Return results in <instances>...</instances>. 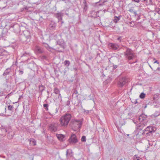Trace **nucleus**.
Masks as SVG:
<instances>
[{
    "label": "nucleus",
    "mask_w": 160,
    "mask_h": 160,
    "mask_svg": "<svg viewBox=\"0 0 160 160\" xmlns=\"http://www.w3.org/2000/svg\"><path fill=\"white\" fill-rule=\"evenodd\" d=\"M71 118V116L69 114H66L62 117L60 119L59 126L61 127H67Z\"/></svg>",
    "instance_id": "1"
},
{
    "label": "nucleus",
    "mask_w": 160,
    "mask_h": 160,
    "mask_svg": "<svg viewBox=\"0 0 160 160\" xmlns=\"http://www.w3.org/2000/svg\"><path fill=\"white\" fill-rule=\"evenodd\" d=\"M129 11L132 13H133L135 16H137V14L136 11L134 10L133 9L131 8L128 10Z\"/></svg>",
    "instance_id": "24"
},
{
    "label": "nucleus",
    "mask_w": 160,
    "mask_h": 160,
    "mask_svg": "<svg viewBox=\"0 0 160 160\" xmlns=\"http://www.w3.org/2000/svg\"><path fill=\"white\" fill-rule=\"evenodd\" d=\"M56 25L55 23L51 22L49 25V28L50 30H52L56 27Z\"/></svg>",
    "instance_id": "17"
},
{
    "label": "nucleus",
    "mask_w": 160,
    "mask_h": 160,
    "mask_svg": "<svg viewBox=\"0 0 160 160\" xmlns=\"http://www.w3.org/2000/svg\"><path fill=\"white\" fill-rule=\"evenodd\" d=\"M68 141L70 143H76L77 142L78 140L76 135L74 134H72L68 139Z\"/></svg>",
    "instance_id": "8"
},
{
    "label": "nucleus",
    "mask_w": 160,
    "mask_h": 160,
    "mask_svg": "<svg viewBox=\"0 0 160 160\" xmlns=\"http://www.w3.org/2000/svg\"><path fill=\"white\" fill-rule=\"evenodd\" d=\"M83 12H85L87 10L88 7L87 3V0H83Z\"/></svg>",
    "instance_id": "16"
},
{
    "label": "nucleus",
    "mask_w": 160,
    "mask_h": 160,
    "mask_svg": "<svg viewBox=\"0 0 160 160\" xmlns=\"http://www.w3.org/2000/svg\"><path fill=\"white\" fill-rule=\"evenodd\" d=\"M38 88L39 92L41 93V94H42V92L44 90L45 87L42 85H41L38 86Z\"/></svg>",
    "instance_id": "20"
},
{
    "label": "nucleus",
    "mask_w": 160,
    "mask_h": 160,
    "mask_svg": "<svg viewBox=\"0 0 160 160\" xmlns=\"http://www.w3.org/2000/svg\"><path fill=\"white\" fill-rule=\"evenodd\" d=\"M8 110L12 111L13 108V107L12 106L8 105Z\"/></svg>",
    "instance_id": "33"
},
{
    "label": "nucleus",
    "mask_w": 160,
    "mask_h": 160,
    "mask_svg": "<svg viewBox=\"0 0 160 160\" xmlns=\"http://www.w3.org/2000/svg\"><path fill=\"white\" fill-rule=\"evenodd\" d=\"M145 94L143 92H142L141 93L139 96V97L142 99L144 98L145 97Z\"/></svg>",
    "instance_id": "27"
},
{
    "label": "nucleus",
    "mask_w": 160,
    "mask_h": 160,
    "mask_svg": "<svg viewBox=\"0 0 160 160\" xmlns=\"http://www.w3.org/2000/svg\"><path fill=\"white\" fill-rule=\"evenodd\" d=\"M70 101L68 100V101H67V102H66V105L67 106H69V105H70Z\"/></svg>",
    "instance_id": "37"
},
{
    "label": "nucleus",
    "mask_w": 160,
    "mask_h": 160,
    "mask_svg": "<svg viewBox=\"0 0 160 160\" xmlns=\"http://www.w3.org/2000/svg\"><path fill=\"white\" fill-rule=\"evenodd\" d=\"M157 63L158 64H159V63L158 62V61L157 60L155 61V62H154V63Z\"/></svg>",
    "instance_id": "49"
},
{
    "label": "nucleus",
    "mask_w": 160,
    "mask_h": 160,
    "mask_svg": "<svg viewBox=\"0 0 160 160\" xmlns=\"http://www.w3.org/2000/svg\"><path fill=\"white\" fill-rule=\"evenodd\" d=\"M38 0H30L29 3L31 4H35L36 5H38L39 3L38 2Z\"/></svg>",
    "instance_id": "23"
},
{
    "label": "nucleus",
    "mask_w": 160,
    "mask_h": 160,
    "mask_svg": "<svg viewBox=\"0 0 160 160\" xmlns=\"http://www.w3.org/2000/svg\"><path fill=\"white\" fill-rule=\"evenodd\" d=\"M29 56V53L25 52L22 55L21 57H24V56L28 57V56Z\"/></svg>",
    "instance_id": "32"
},
{
    "label": "nucleus",
    "mask_w": 160,
    "mask_h": 160,
    "mask_svg": "<svg viewBox=\"0 0 160 160\" xmlns=\"http://www.w3.org/2000/svg\"><path fill=\"white\" fill-rule=\"evenodd\" d=\"M78 95L79 94L77 90H76V89L75 88L73 90V92L72 94V96L76 98L77 99L78 98Z\"/></svg>",
    "instance_id": "18"
},
{
    "label": "nucleus",
    "mask_w": 160,
    "mask_h": 160,
    "mask_svg": "<svg viewBox=\"0 0 160 160\" xmlns=\"http://www.w3.org/2000/svg\"><path fill=\"white\" fill-rule=\"evenodd\" d=\"M121 18V16L118 17L115 16L114 18L113 22L115 23H117L120 20Z\"/></svg>",
    "instance_id": "22"
},
{
    "label": "nucleus",
    "mask_w": 160,
    "mask_h": 160,
    "mask_svg": "<svg viewBox=\"0 0 160 160\" xmlns=\"http://www.w3.org/2000/svg\"><path fill=\"white\" fill-rule=\"evenodd\" d=\"M44 47L46 48L48 51H51L53 49V48L50 47L48 44L46 43H44Z\"/></svg>",
    "instance_id": "19"
},
{
    "label": "nucleus",
    "mask_w": 160,
    "mask_h": 160,
    "mask_svg": "<svg viewBox=\"0 0 160 160\" xmlns=\"http://www.w3.org/2000/svg\"><path fill=\"white\" fill-rule=\"evenodd\" d=\"M64 22L63 21H61V24H62Z\"/></svg>",
    "instance_id": "62"
},
{
    "label": "nucleus",
    "mask_w": 160,
    "mask_h": 160,
    "mask_svg": "<svg viewBox=\"0 0 160 160\" xmlns=\"http://www.w3.org/2000/svg\"><path fill=\"white\" fill-rule=\"evenodd\" d=\"M121 37H120L118 38L117 40H118L120 42H121Z\"/></svg>",
    "instance_id": "46"
},
{
    "label": "nucleus",
    "mask_w": 160,
    "mask_h": 160,
    "mask_svg": "<svg viewBox=\"0 0 160 160\" xmlns=\"http://www.w3.org/2000/svg\"><path fill=\"white\" fill-rule=\"evenodd\" d=\"M82 123V121L80 120H75L71 122V126L72 128L75 129H80Z\"/></svg>",
    "instance_id": "5"
},
{
    "label": "nucleus",
    "mask_w": 160,
    "mask_h": 160,
    "mask_svg": "<svg viewBox=\"0 0 160 160\" xmlns=\"http://www.w3.org/2000/svg\"><path fill=\"white\" fill-rule=\"evenodd\" d=\"M130 24V26L131 27H134V24H132V22H129L128 24Z\"/></svg>",
    "instance_id": "35"
},
{
    "label": "nucleus",
    "mask_w": 160,
    "mask_h": 160,
    "mask_svg": "<svg viewBox=\"0 0 160 160\" xmlns=\"http://www.w3.org/2000/svg\"><path fill=\"white\" fill-rule=\"evenodd\" d=\"M56 136L58 139L60 141H62L65 140L64 136L62 134H56Z\"/></svg>",
    "instance_id": "14"
},
{
    "label": "nucleus",
    "mask_w": 160,
    "mask_h": 160,
    "mask_svg": "<svg viewBox=\"0 0 160 160\" xmlns=\"http://www.w3.org/2000/svg\"><path fill=\"white\" fill-rule=\"evenodd\" d=\"M144 126H145L142 123H141L140 125L138 126V127L136 132L138 131L139 130H142Z\"/></svg>",
    "instance_id": "21"
},
{
    "label": "nucleus",
    "mask_w": 160,
    "mask_h": 160,
    "mask_svg": "<svg viewBox=\"0 0 160 160\" xmlns=\"http://www.w3.org/2000/svg\"><path fill=\"white\" fill-rule=\"evenodd\" d=\"M141 158L139 157L138 158H134V160H141Z\"/></svg>",
    "instance_id": "42"
},
{
    "label": "nucleus",
    "mask_w": 160,
    "mask_h": 160,
    "mask_svg": "<svg viewBox=\"0 0 160 160\" xmlns=\"http://www.w3.org/2000/svg\"><path fill=\"white\" fill-rule=\"evenodd\" d=\"M3 130L6 132H7V130L6 129H4Z\"/></svg>",
    "instance_id": "58"
},
{
    "label": "nucleus",
    "mask_w": 160,
    "mask_h": 160,
    "mask_svg": "<svg viewBox=\"0 0 160 160\" xmlns=\"http://www.w3.org/2000/svg\"><path fill=\"white\" fill-rule=\"evenodd\" d=\"M73 69L75 71H77V69L76 68H73Z\"/></svg>",
    "instance_id": "52"
},
{
    "label": "nucleus",
    "mask_w": 160,
    "mask_h": 160,
    "mask_svg": "<svg viewBox=\"0 0 160 160\" xmlns=\"http://www.w3.org/2000/svg\"><path fill=\"white\" fill-rule=\"evenodd\" d=\"M59 96L61 98V94L60 93H59Z\"/></svg>",
    "instance_id": "61"
},
{
    "label": "nucleus",
    "mask_w": 160,
    "mask_h": 160,
    "mask_svg": "<svg viewBox=\"0 0 160 160\" xmlns=\"http://www.w3.org/2000/svg\"><path fill=\"white\" fill-rule=\"evenodd\" d=\"M58 124L57 122H52L48 125V130L51 132L57 131Z\"/></svg>",
    "instance_id": "6"
},
{
    "label": "nucleus",
    "mask_w": 160,
    "mask_h": 160,
    "mask_svg": "<svg viewBox=\"0 0 160 160\" xmlns=\"http://www.w3.org/2000/svg\"><path fill=\"white\" fill-rule=\"evenodd\" d=\"M158 97V96L157 95H156V94H155L154 95V96H153V99H155L156 98H157Z\"/></svg>",
    "instance_id": "44"
},
{
    "label": "nucleus",
    "mask_w": 160,
    "mask_h": 160,
    "mask_svg": "<svg viewBox=\"0 0 160 160\" xmlns=\"http://www.w3.org/2000/svg\"><path fill=\"white\" fill-rule=\"evenodd\" d=\"M11 27L13 28L14 32H18L20 31L19 26L18 24H15Z\"/></svg>",
    "instance_id": "11"
},
{
    "label": "nucleus",
    "mask_w": 160,
    "mask_h": 160,
    "mask_svg": "<svg viewBox=\"0 0 160 160\" xmlns=\"http://www.w3.org/2000/svg\"><path fill=\"white\" fill-rule=\"evenodd\" d=\"M124 55L126 58L128 59V62L130 64L135 63L137 62V61L134 62H132L130 61L132 60L135 57V54L133 52V51L131 49L128 48L127 49L125 52H124Z\"/></svg>",
    "instance_id": "2"
},
{
    "label": "nucleus",
    "mask_w": 160,
    "mask_h": 160,
    "mask_svg": "<svg viewBox=\"0 0 160 160\" xmlns=\"http://www.w3.org/2000/svg\"><path fill=\"white\" fill-rule=\"evenodd\" d=\"M138 157H139L137 155H134V158H138Z\"/></svg>",
    "instance_id": "51"
},
{
    "label": "nucleus",
    "mask_w": 160,
    "mask_h": 160,
    "mask_svg": "<svg viewBox=\"0 0 160 160\" xmlns=\"http://www.w3.org/2000/svg\"><path fill=\"white\" fill-rule=\"evenodd\" d=\"M157 12L159 14H160V9L159 8L157 9Z\"/></svg>",
    "instance_id": "38"
},
{
    "label": "nucleus",
    "mask_w": 160,
    "mask_h": 160,
    "mask_svg": "<svg viewBox=\"0 0 160 160\" xmlns=\"http://www.w3.org/2000/svg\"><path fill=\"white\" fill-rule=\"evenodd\" d=\"M149 146H155L156 144V143L155 142L150 141L149 142Z\"/></svg>",
    "instance_id": "26"
},
{
    "label": "nucleus",
    "mask_w": 160,
    "mask_h": 160,
    "mask_svg": "<svg viewBox=\"0 0 160 160\" xmlns=\"http://www.w3.org/2000/svg\"><path fill=\"white\" fill-rule=\"evenodd\" d=\"M81 141L82 142H85L86 141V137L85 136H83L82 137Z\"/></svg>",
    "instance_id": "30"
},
{
    "label": "nucleus",
    "mask_w": 160,
    "mask_h": 160,
    "mask_svg": "<svg viewBox=\"0 0 160 160\" xmlns=\"http://www.w3.org/2000/svg\"><path fill=\"white\" fill-rule=\"evenodd\" d=\"M11 72V68H7L4 71L3 73V75L6 76L9 74Z\"/></svg>",
    "instance_id": "15"
},
{
    "label": "nucleus",
    "mask_w": 160,
    "mask_h": 160,
    "mask_svg": "<svg viewBox=\"0 0 160 160\" xmlns=\"http://www.w3.org/2000/svg\"><path fill=\"white\" fill-rule=\"evenodd\" d=\"M157 70L159 71L160 70V67H158L157 69Z\"/></svg>",
    "instance_id": "53"
},
{
    "label": "nucleus",
    "mask_w": 160,
    "mask_h": 160,
    "mask_svg": "<svg viewBox=\"0 0 160 160\" xmlns=\"http://www.w3.org/2000/svg\"><path fill=\"white\" fill-rule=\"evenodd\" d=\"M10 135H11L10 133H8V134L7 135V137L9 139H11L13 137L12 134H11V136H10Z\"/></svg>",
    "instance_id": "31"
},
{
    "label": "nucleus",
    "mask_w": 160,
    "mask_h": 160,
    "mask_svg": "<svg viewBox=\"0 0 160 160\" xmlns=\"http://www.w3.org/2000/svg\"><path fill=\"white\" fill-rule=\"evenodd\" d=\"M149 4L151 5H153V2H152V0H149Z\"/></svg>",
    "instance_id": "43"
},
{
    "label": "nucleus",
    "mask_w": 160,
    "mask_h": 160,
    "mask_svg": "<svg viewBox=\"0 0 160 160\" xmlns=\"http://www.w3.org/2000/svg\"><path fill=\"white\" fill-rule=\"evenodd\" d=\"M138 103V102L137 101V100H136V102H135V104H136V103Z\"/></svg>",
    "instance_id": "60"
},
{
    "label": "nucleus",
    "mask_w": 160,
    "mask_h": 160,
    "mask_svg": "<svg viewBox=\"0 0 160 160\" xmlns=\"http://www.w3.org/2000/svg\"><path fill=\"white\" fill-rule=\"evenodd\" d=\"M23 34L27 39H29L31 38V33L28 30L25 31L23 32Z\"/></svg>",
    "instance_id": "13"
},
{
    "label": "nucleus",
    "mask_w": 160,
    "mask_h": 160,
    "mask_svg": "<svg viewBox=\"0 0 160 160\" xmlns=\"http://www.w3.org/2000/svg\"><path fill=\"white\" fill-rule=\"evenodd\" d=\"M54 92L55 94H58L59 93L60 91L57 88H55L54 90Z\"/></svg>",
    "instance_id": "29"
},
{
    "label": "nucleus",
    "mask_w": 160,
    "mask_h": 160,
    "mask_svg": "<svg viewBox=\"0 0 160 160\" xmlns=\"http://www.w3.org/2000/svg\"><path fill=\"white\" fill-rule=\"evenodd\" d=\"M156 129L154 127L148 126L142 131V134L146 137H150L152 136Z\"/></svg>",
    "instance_id": "3"
},
{
    "label": "nucleus",
    "mask_w": 160,
    "mask_h": 160,
    "mask_svg": "<svg viewBox=\"0 0 160 160\" xmlns=\"http://www.w3.org/2000/svg\"><path fill=\"white\" fill-rule=\"evenodd\" d=\"M128 82V78L125 77H120L118 83L119 87L122 88Z\"/></svg>",
    "instance_id": "4"
},
{
    "label": "nucleus",
    "mask_w": 160,
    "mask_h": 160,
    "mask_svg": "<svg viewBox=\"0 0 160 160\" xmlns=\"http://www.w3.org/2000/svg\"><path fill=\"white\" fill-rule=\"evenodd\" d=\"M2 50H3L2 49L0 48V56L3 55Z\"/></svg>",
    "instance_id": "40"
},
{
    "label": "nucleus",
    "mask_w": 160,
    "mask_h": 160,
    "mask_svg": "<svg viewBox=\"0 0 160 160\" xmlns=\"http://www.w3.org/2000/svg\"><path fill=\"white\" fill-rule=\"evenodd\" d=\"M18 72H19V75H22L23 73V71L22 70H19L18 71Z\"/></svg>",
    "instance_id": "34"
},
{
    "label": "nucleus",
    "mask_w": 160,
    "mask_h": 160,
    "mask_svg": "<svg viewBox=\"0 0 160 160\" xmlns=\"http://www.w3.org/2000/svg\"><path fill=\"white\" fill-rule=\"evenodd\" d=\"M3 96H5V95H4V93L3 92H0V97H2Z\"/></svg>",
    "instance_id": "39"
},
{
    "label": "nucleus",
    "mask_w": 160,
    "mask_h": 160,
    "mask_svg": "<svg viewBox=\"0 0 160 160\" xmlns=\"http://www.w3.org/2000/svg\"><path fill=\"white\" fill-rule=\"evenodd\" d=\"M108 47L110 49L116 50L119 48V46L116 43H111L108 44Z\"/></svg>",
    "instance_id": "9"
},
{
    "label": "nucleus",
    "mask_w": 160,
    "mask_h": 160,
    "mask_svg": "<svg viewBox=\"0 0 160 160\" xmlns=\"http://www.w3.org/2000/svg\"><path fill=\"white\" fill-rule=\"evenodd\" d=\"M24 9H25V10H28V7H27V6H25L24 8Z\"/></svg>",
    "instance_id": "50"
},
{
    "label": "nucleus",
    "mask_w": 160,
    "mask_h": 160,
    "mask_svg": "<svg viewBox=\"0 0 160 160\" xmlns=\"http://www.w3.org/2000/svg\"><path fill=\"white\" fill-rule=\"evenodd\" d=\"M149 67H150L152 69V70H153L152 69V67L150 65H149Z\"/></svg>",
    "instance_id": "59"
},
{
    "label": "nucleus",
    "mask_w": 160,
    "mask_h": 160,
    "mask_svg": "<svg viewBox=\"0 0 160 160\" xmlns=\"http://www.w3.org/2000/svg\"><path fill=\"white\" fill-rule=\"evenodd\" d=\"M71 150H67L66 151V155L68 157V156H69L70 154V153L71 152Z\"/></svg>",
    "instance_id": "28"
},
{
    "label": "nucleus",
    "mask_w": 160,
    "mask_h": 160,
    "mask_svg": "<svg viewBox=\"0 0 160 160\" xmlns=\"http://www.w3.org/2000/svg\"><path fill=\"white\" fill-rule=\"evenodd\" d=\"M45 110H46V111H48V107L45 108Z\"/></svg>",
    "instance_id": "54"
},
{
    "label": "nucleus",
    "mask_w": 160,
    "mask_h": 160,
    "mask_svg": "<svg viewBox=\"0 0 160 160\" xmlns=\"http://www.w3.org/2000/svg\"><path fill=\"white\" fill-rule=\"evenodd\" d=\"M35 52L38 54L42 53L44 52V50L43 48L38 46H36L35 47Z\"/></svg>",
    "instance_id": "10"
},
{
    "label": "nucleus",
    "mask_w": 160,
    "mask_h": 160,
    "mask_svg": "<svg viewBox=\"0 0 160 160\" xmlns=\"http://www.w3.org/2000/svg\"><path fill=\"white\" fill-rule=\"evenodd\" d=\"M55 112L54 113H53L52 114V115H54L55 114H56L57 113V112H58V109L57 108H56L55 109Z\"/></svg>",
    "instance_id": "36"
},
{
    "label": "nucleus",
    "mask_w": 160,
    "mask_h": 160,
    "mask_svg": "<svg viewBox=\"0 0 160 160\" xmlns=\"http://www.w3.org/2000/svg\"><path fill=\"white\" fill-rule=\"evenodd\" d=\"M98 2H96V3H95V4H98Z\"/></svg>",
    "instance_id": "63"
},
{
    "label": "nucleus",
    "mask_w": 160,
    "mask_h": 160,
    "mask_svg": "<svg viewBox=\"0 0 160 160\" xmlns=\"http://www.w3.org/2000/svg\"><path fill=\"white\" fill-rule=\"evenodd\" d=\"M43 106L45 108H46L48 107V105L47 104L44 103L43 104Z\"/></svg>",
    "instance_id": "41"
},
{
    "label": "nucleus",
    "mask_w": 160,
    "mask_h": 160,
    "mask_svg": "<svg viewBox=\"0 0 160 160\" xmlns=\"http://www.w3.org/2000/svg\"><path fill=\"white\" fill-rule=\"evenodd\" d=\"M133 1L136 2H140V0H133Z\"/></svg>",
    "instance_id": "48"
},
{
    "label": "nucleus",
    "mask_w": 160,
    "mask_h": 160,
    "mask_svg": "<svg viewBox=\"0 0 160 160\" xmlns=\"http://www.w3.org/2000/svg\"><path fill=\"white\" fill-rule=\"evenodd\" d=\"M64 64L65 66L68 67L70 64V62L69 61L66 60L64 62Z\"/></svg>",
    "instance_id": "25"
},
{
    "label": "nucleus",
    "mask_w": 160,
    "mask_h": 160,
    "mask_svg": "<svg viewBox=\"0 0 160 160\" xmlns=\"http://www.w3.org/2000/svg\"><path fill=\"white\" fill-rule=\"evenodd\" d=\"M32 142L33 143V145L34 146H35V145H36V142L35 141H32Z\"/></svg>",
    "instance_id": "45"
},
{
    "label": "nucleus",
    "mask_w": 160,
    "mask_h": 160,
    "mask_svg": "<svg viewBox=\"0 0 160 160\" xmlns=\"http://www.w3.org/2000/svg\"><path fill=\"white\" fill-rule=\"evenodd\" d=\"M89 112V111H88V110H87V113H88Z\"/></svg>",
    "instance_id": "64"
},
{
    "label": "nucleus",
    "mask_w": 160,
    "mask_h": 160,
    "mask_svg": "<svg viewBox=\"0 0 160 160\" xmlns=\"http://www.w3.org/2000/svg\"><path fill=\"white\" fill-rule=\"evenodd\" d=\"M117 67L118 66L117 65H113V68L114 69H116L117 68Z\"/></svg>",
    "instance_id": "47"
},
{
    "label": "nucleus",
    "mask_w": 160,
    "mask_h": 160,
    "mask_svg": "<svg viewBox=\"0 0 160 160\" xmlns=\"http://www.w3.org/2000/svg\"><path fill=\"white\" fill-rule=\"evenodd\" d=\"M102 5H103V3H99V6H102Z\"/></svg>",
    "instance_id": "57"
},
{
    "label": "nucleus",
    "mask_w": 160,
    "mask_h": 160,
    "mask_svg": "<svg viewBox=\"0 0 160 160\" xmlns=\"http://www.w3.org/2000/svg\"><path fill=\"white\" fill-rule=\"evenodd\" d=\"M63 14L61 12L57 13L55 14V17L58 19V22L62 19Z\"/></svg>",
    "instance_id": "12"
},
{
    "label": "nucleus",
    "mask_w": 160,
    "mask_h": 160,
    "mask_svg": "<svg viewBox=\"0 0 160 160\" xmlns=\"http://www.w3.org/2000/svg\"><path fill=\"white\" fill-rule=\"evenodd\" d=\"M9 94H8L7 95V96H6V97H5V98H7V97H9Z\"/></svg>",
    "instance_id": "55"
},
{
    "label": "nucleus",
    "mask_w": 160,
    "mask_h": 160,
    "mask_svg": "<svg viewBox=\"0 0 160 160\" xmlns=\"http://www.w3.org/2000/svg\"><path fill=\"white\" fill-rule=\"evenodd\" d=\"M148 116L144 114L140 115L138 118V120L141 123H142L144 126H146L148 122Z\"/></svg>",
    "instance_id": "7"
},
{
    "label": "nucleus",
    "mask_w": 160,
    "mask_h": 160,
    "mask_svg": "<svg viewBox=\"0 0 160 160\" xmlns=\"http://www.w3.org/2000/svg\"><path fill=\"white\" fill-rule=\"evenodd\" d=\"M43 58L44 59H46V57L45 56H43Z\"/></svg>",
    "instance_id": "56"
}]
</instances>
